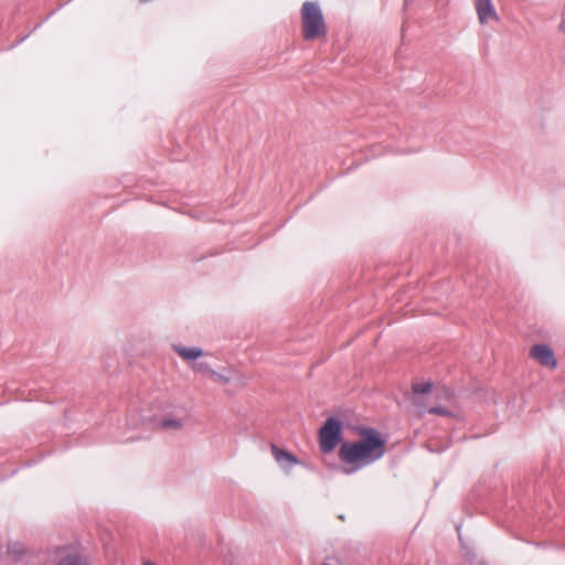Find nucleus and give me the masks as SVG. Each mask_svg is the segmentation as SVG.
Instances as JSON below:
<instances>
[{
  "label": "nucleus",
  "instance_id": "obj_14",
  "mask_svg": "<svg viewBox=\"0 0 565 565\" xmlns=\"http://www.w3.org/2000/svg\"><path fill=\"white\" fill-rule=\"evenodd\" d=\"M212 380H214L215 382H218V383H222V384H228L231 382V377L226 376V375H223V374H220L217 372H213L212 373Z\"/></svg>",
  "mask_w": 565,
  "mask_h": 565
},
{
  "label": "nucleus",
  "instance_id": "obj_9",
  "mask_svg": "<svg viewBox=\"0 0 565 565\" xmlns=\"http://www.w3.org/2000/svg\"><path fill=\"white\" fill-rule=\"evenodd\" d=\"M271 452L274 458L278 461H287L288 463H296V458L288 451H285L282 449H279L275 445L271 446Z\"/></svg>",
  "mask_w": 565,
  "mask_h": 565
},
{
  "label": "nucleus",
  "instance_id": "obj_16",
  "mask_svg": "<svg viewBox=\"0 0 565 565\" xmlns=\"http://www.w3.org/2000/svg\"><path fill=\"white\" fill-rule=\"evenodd\" d=\"M142 565H157V564H154V563H153V562H151V561H145V562L142 563Z\"/></svg>",
  "mask_w": 565,
  "mask_h": 565
},
{
  "label": "nucleus",
  "instance_id": "obj_17",
  "mask_svg": "<svg viewBox=\"0 0 565 565\" xmlns=\"http://www.w3.org/2000/svg\"><path fill=\"white\" fill-rule=\"evenodd\" d=\"M28 565H33V564H30V563H29Z\"/></svg>",
  "mask_w": 565,
  "mask_h": 565
},
{
  "label": "nucleus",
  "instance_id": "obj_6",
  "mask_svg": "<svg viewBox=\"0 0 565 565\" xmlns=\"http://www.w3.org/2000/svg\"><path fill=\"white\" fill-rule=\"evenodd\" d=\"M54 561L56 565H88L77 553L66 547L57 548L54 552Z\"/></svg>",
  "mask_w": 565,
  "mask_h": 565
},
{
  "label": "nucleus",
  "instance_id": "obj_5",
  "mask_svg": "<svg viewBox=\"0 0 565 565\" xmlns=\"http://www.w3.org/2000/svg\"><path fill=\"white\" fill-rule=\"evenodd\" d=\"M478 20L481 24L488 23L489 21H499L498 13L491 0H476L475 1Z\"/></svg>",
  "mask_w": 565,
  "mask_h": 565
},
{
  "label": "nucleus",
  "instance_id": "obj_4",
  "mask_svg": "<svg viewBox=\"0 0 565 565\" xmlns=\"http://www.w3.org/2000/svg\"><path fill=\"white\" fill-rule=\"evenodd\" d=\"M530 356L542 366L554 370L557 366L553 351L544 344H535L531 348Z\"/></svg>",
  "mask_w": 565,
  "mask_h": 565
},
{
  "label": "nucleus",
  "instance_id": "obj_1",
  "mask_svg": "<svg viewBox=\"0 0 565 565\" xmlns=\"http://www.w3.org/2000/svg\"><path fill=\"white\" fill-rule=\"evenodd\" d=\"M358 434L359 439L343 443L338 451L340 461L348 466L347 473L380 460L386 450V440L374 428H360Z\"/></svg>",
  "mask_w": 565,
  "mask_h": 565
},
{
  "label": "nucleus",
  "instance_id": "obj_10",
  "mask_svg": "<svg viewBox=\"0 0 565 565\" xmlns=\"http://www.w3.org/2000/svg\"><path fill=\"white\" fill-rule=\"evenodd\" d=\"M192 370L195 372V373H200V374H203V375H206V376H210L212 377V373L214 372L210 365L205 362H199V363H193L192 364Z\"/></svg>",
  "mask_w": 565,
  "mask_h": 565
},
{
  "label": "nucleus",
  "instance_id": "obj_2",
  "mask_svg": "<svg viewBox=\"0 0 565 565\" xmlns=\"http://www.w3.org/2000/svg\"><path fill=\"white\" fill-rule=\"evenodd\" d=\"M301 30L305 40H315L327 34L323 14L316 2L307 1L302 4Z\"/></svg>",
  "mask_w": 565,
  "mask_h": 565
},
{
  "label": "nucleus",
  "instance_id": "obj_15",
  "mask_svg": "<svg viewBox=\"0 0 565 565\" xmlns=\"http://www.w3.org/2000/svg\"><path fill=\"white\" fill-rule=\"evenodd\" d=\"M322 565H339V564L337 561H329V562L322 563Z\"/></svg>",
  "mask_w": 565,
  "mask_h": 565
},
{
  "label": "nucleus",
  "instance_id": "obj_13",
  "mask_svg": "<svg viewBox=\"0 0 565 565\" xmlns=\"http://www.w3.org/2000/svg\"><path fill=\"white\" fill-rule=\"evenodd\" d=\"M429 414L439 415V416H451L452 413L448 411L446 407L438 406V407H430L428 409Z\"/></svg>",
  "mask_w": 565,
  "mask_h": 565
},
{
  "label": "nucleus",
  "instance_id": "obj_8",
  "mask_svg": "<svg viewBox=\"0 0 565 565\" xmlns=\"http://www.w3.org/2000/svg\"><path fill=\"white\" fill-rule=\"evenodd\" d=\"M25 555H28V551L20 543H11L8 546V556L13 563L20 562Z\"/></svg>",
  "mask_w": 565,
  "mask_h": 565
},
{
  "label": "nucleus",
  "instance_id": "obj_11",
  "mask_svg": "<svg viewBox=\"0 0 565 565\" xmlns=\"http://www.w3.org/2000/svg\"><path fill=\"white\" fill-rule=\"evenodd\" d=\"M431 387V383L429 382H415L412 385L413 392L415 394H425L427 393Z\"/></svg>",
  "mask_w": 565,
  "mask_h": 565
},
{
  "label": "nucleus",
  "instance_id": "obj_12",
  "mask_svg": "<svg viewBox=\"0 0 565 565\" xmlns=\"http://www.w3.org/2000/svg\"><path fill=\"white\" fill-rule=\"evenodd\" d=\"M161 427L164 429H180L182 427V423L181 420L174 418L164 419L161 423Z\"/></svg>",
  "mask_w": 565,
  "mask_h": 565
},
{
  "label": "nucleus",
  "instance_id": "obj_7",
  "mask_svg": "<svg viewBox=\"0 0 565 565\" xmlns=\"http://www.w3.org/2000/svg\"><path fill=\"white\" fill-rule=\"evenodd\" d=\"M174 350L184 361H194L203 355L200 348L175 347Z\"/></svg>",
  "mask_w": 565,
  "mask_h": 565
},
{
  "label": "nucleus",
  "instance_id": "obj_3",
  "mask_svg": "<svg viewBox=\"0 0 565 565\" xmlns=\"http://www.w3.org/2000/svg\"><path fill=\"white\" fill-rule=\"evenodd\" d=\"M342 433V423L337 418H328L319 430V447L324 454L331 452L339 444Z\"/></svg>",
  "mask_w": 565,
  "mask_h": 565
}]
</instances>
